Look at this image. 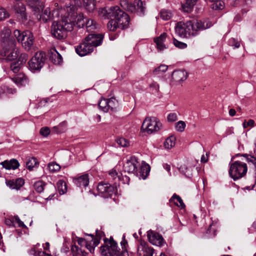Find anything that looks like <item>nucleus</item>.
<instances>
[{
  "label": "nucleus",
  "instance_id": "nucleus-1",
  "mask_svg": "<svg viewBox=\"0 0 256 256\" xmlns=\"http://www.w3.org/2000/svg\"><path fill=\"white\" fill-rule=\"evenodd\" d=\"M99 14L111 20L108 23V28L110 31H114L117 28L124 30L128 28L130 18L118 6H112L107 10L103 8L99 11Z\"/></svg>",
  "mask_w": 256,
  "mask_h": 256
},
{
  "label": "nucleus",
  "instance_id": "nucleus-2",
  "mask_svg": "<svg viewBox=\"0 0 256 256\" xmlns=\"http://www.w3.org/2000/svg\"><path fill=\"white\" fill-rule=\"evenodd\" d=\"M212 26V22L208 20L180 22L177 24L175 30L180 36L190 38L191 36L198 35L200 31L208 28Z\"/></svg>",
  "mask_w": 256,
  "mask_h": 256
},
{
  "label": "nucleus",
  "instance_id": "nucleus-3",
  "mask_svg": "<svg viewBox=\"0 0 256 256\" xmlns=\"http://www.w3.org/2000/svg\"><path fill=\"white\" fill-rule=\"evenodd\" d=\"M74 24V22L68 16H64L62 20L52 23L51 34L57 39H64L67 36V32L73 30Z\"/></svg>",
  "mask_w": 256,
  "mask_h": 256
},
{
  "label": "nucleus",
  "instance_id": "nucleus-4",
  "mask_svg": "<svg viewBox=\"0 0 256 256\" xmlns=\"http://www.w3.org/2000/svg\"><path fill=\"white\" fill-rule=\"evenodd\" d=\"M248 171L247 165L245 162L236 160L230 164L228 173L230 176L236 180L244 177Z\"/></svg>",
  "mask_w": 256,
  "mask_h": 256
},
{
  "label": "nucleus",
  "instance_id": "nucleus-5",
  "mask_svg": "<svg viewBox=\"0 0 256 256\" xmlns=\"http://www.w3.org/2000/svg\"><path fill=\"white\" fill-rule=\"evenodd\" d=\"M162 128V124L156 117L147 118L144 121L141 129L151 134L160 130Z\"/></svg>",
  "mask_w": 256,
  "mask_h": 256
},
{
  "label": "nucleus",
  "instance_id": "nucleus-6",
  "mask_svg": "<svg viewBox=\"0 0 256 256\" xmlns=\"http://www.w3.org/2000/svg\"><path fill=\"white\" fill-rule=\"evenodd\" d=\"M105 245L100 247L101 254L102 256H121V252L118 246L117 243L110 239Z\"/></svg>",
  "mask_w": 256,
  "mask_h": 256
},
{
  "label": "nucleus",
  "instance_id": "nucleus-7",
  "mask_svg": "<svg viewBox=\"0 0 256 256\" xmlns=\"http://www.w3.org/2000/svg\"><path fill=\"white\" fill-rule=\"evenodd\" d=\"M97 190L100 194H101V196L104 198H110L112 195L116 194L117 192L116 186L104 182L98 184L97 186Z\"/></svg>",
  "mask_w": 256,
  "mask_h": 256
},
{
  "label": "nucleus",
  "instance_id": "nucleus-8",
  "mask_svg": "<svg viewBox=\"0 0 256 256\" xmlns=\"http://www.w3.org/2000/svg\"><path fill=\"white\" fill-rule=\"evenodd\" d=\"M44 57L41 52H36L28 62L30 70L34 72L39 70L44 66Z\"/></svg>",
  "mask_w": 256,
  "mask_h": 256
},
{
  "label": "nucleus",
  "instance_id": "nucleus-9",
  "mask_svg": "<svg viewBox=\"0 0 256 256\" xmlns=\"http://www.w3.org/2000/svg\"><path fill=\"white\" fill-rule=\"evenodd\" d=\"M9 48H7L6 46H5L4 48L2 51V56L7 61H12L16 59L18 56V50L12 45L8 46Z\"/></svg>",
  "mask_w": 256,
  "mask_h": 256
},
{
  "label": "nucleus",
  "instance_id": "nucleus-10",
  "mask_svg": "<svg viewBox=\"0 0 256 256\" xmlns=\"http://www.w3.org/2000/svg\"><path fill=\"white\" fill-rule=\"evenodd\" d=\"M139 166L138 162L135 156H131L124 164L123 169L125 172L134 173Z\"/></svg>",
  "mask_w": 256,
  "mask_h": 256
},
{
  "label": "nucleus",
  "instance_id": "nucleus-11",
  "mask_svg": "<svg viewBox=\"0 0 256 256\" xmlns=\"http://www.w3.org/2000/svg\"><path fill=\"white\" fill-rule=\"evenodd\" d=\"M14 11L17 18L22 22H26L28 20V16L26 12V8L24 4L20 3L14 6Z\"/></svg>",
  "mask_w": 256,
  "mask_h": 256
},
{
  "label": "nucleus",
  "instance_id": "nucleus-12",
  "mask_svg": "<svg viewBox=\"0 0 256 256\" xmlns=\"http://www.w3.org/2000/svg\"><path fill=\"white\" fill-rule=\"evenodd\" d=\"M103 35L100 34H91L86 37V42L92 46L94 49L102 44Z\"/></svg>",
  "mask_w": 256,
  "mask_h": 256
},
{
  "label": "nucleus",
  "instance_id": "nucleus-13",
  "mask_svg": "<svg viewBox=\"0 0 256 256\" xmlns=\"http://www.w3.org/2000/svg\"><path fill=\"white\" fill-rule=\"evenodd\" d=\"M92 46L88 44L84 38V42L78 45L76 48V53L80 56H82L92 52L94 50Z\"/></svg>",
  "mask_w": 256,
  "mask_h": 256
},
{
  "label": "nucleus",
  "instance_id": "nucleus-14",
  "mask_svg": "<svg viewBox=\"0 0 256 256\" xmlns=\"http://www.w3.org/2000/svg\"><path fill=\"white\" fill-rule=\"evenodd\" d=\"M147 236L149 242L154 245L162 246L164 242L162 236L158 232L149 230L148 232Z\"/></svg>",
  "mask_w": 256,
  "mask_h": 256
},
{
  "label": "nucleus",
  "instance_id": "nucleus-15",
  "mask_svg": "<svg viewBox=\"0 0 256 256\" xmlns=\"http://www.w3.org/2000/svg\"><path fill=\"white\" fill-rule=\"evenodd\" d=\"M11 30L7 28H4L0 34L1 42L4 44L6 46L14 45V42L10 38Z\"/></svg>",
  "mask_w": 256,
  "mask_h": 256
},
{
  "label": "nucleus",
  "instance_id": "nucleus-16",
  "mask_svg": "<svg viewBox=\"0 0 256 256\" xmlns=\"http://www.w3.org/2000/svg\"><path fill=\"white\" fill-rule=\"evenodd\" d=\"M188 76L187 72L184 70H176L173 72L172 74V82L178 84L185 80L187 78Z\"/></svg>",
  "mask_w": 256,
  "mask_h": 256
},
{
  "label": "nucleus",
  "instance_id": "nucleus-17",
  "mask_svg": "<svg viewBox=\"0 0 256 256\" xmlns=\"http://www.w3.org/2000/svg\"><path fill=\"white\" fill-rule=\"evenodd\" d=\"M66 16H68L74 22V26H77L78 28H83L84 26L86 18L83 14H79L76 16L75 14L69 13Z\"/></svg>",
  "mask_w": 256,
  "mask_h": 256
},
{
  "label": "nucleus",
  "instance_id": "nucleus-18",
  "mask_svg": "<svg viewBox=\"0 0 256 256\" xmlns=\"http://www.w3.org/2000/svg\"><path fill=\"white\" fill-rule=\"evenodd\" d=\"M12 80L18 86H25L28 83V77L23 73L16 75Z\"/></svg>",
  "mask_w": 256,
  "mask_h": 256
},
{
  "label": "nucleus",
  "instance_id": "nucleus-19",
  "mask_svg": "<svg viewBox=\"0 0 256 256\" xmlns=\"http://www.w3.org/2000/svg\"><path fill=\"white\" fill-rule=\"evenodd\" d=\"M34 41V37L33 34L30 31H26L25 34L24 40L22 42V46L26 50L30 49L33 45Z\"/></svg>",
  "mask_w": 256,
  "mask_h": 256
},
{
  "label": "nucleus",
  "instance_id": "nucleus-20",
  "mask_svg": "<svg viewBox=\"0 0 256 256\" xmlns=\"http://www.w3.org/2000/svg\"><path fill=\"white\" fill-rule=\"evenodd\" d=\"M24 184V180L22 178L6 181V186L12 190H19Z\"/></svg>",
  "mask_w": 256,
  "mask_h": 256
},
{
  "label": "nucleus",
  "instance_id": "nucleus-21",
  "mask_svg": "<svg viewBox=\"0 0 256 256\" xmlns=\"http://www.w3.org/2000/svg\"><path fill=\"white\" fill-rule=\"evenodd\" d=\"M167 38V34L166 33L164 32L161 34L160 36L154 38V42L156 44L158 50V51L164 50L166 48L164 42H166Z\"/></svg>",
  "mask_w": 256,
  "mask_h": 256
},
{
  "label": "nucleus",
  "instance_id": "nucleus-22",
  "mask_svg": "<svg viewBox=\"0 0 256 256\" xmlns=\"http://www.w3.org/2000/svg\"><path fill=\"white\" fill-rule=\"evenodd\" d=\"M28 3V6L36 13H39L43 10L42 2L39 0H29Z\"/></svg>",
  "mask_w": 256,
  "mask_h": 256
},
{
  "label": "nucleus",
  "instance_id": "nucleus-23",
  "mask_svg": "<svg viewBox=\"0 0 256 256\" xmlns=\"http://www.w3.org/2000/svg\"><path fill=\"white\" fill-rule=\"evenodd\" d=\"M75 184L78 187L86 188L89 184V178L88 174H83L74 180Z\"/></svg>",
  "mask_w": 256,
  "mask_h": 256
},
{
  "label": "nucleus",
  "instance_id": "nucleus-24",
  "mask_svg": "<svg viewBox=\"0 0 256 256\" xmlns=\"http://www.w3.org/2000/svg\"><path fill=\"white\" fill-rule=\"evenodd\" d=\"M4 168L7 170H15L18 168L20 164L18 162L16 159L11 160L10 161L5 160L0 162Z\"/></svg>",
  "mask_w": 256,
  "mask_h": 256
},
{
  "label": "nucleus",
  "instance_id": "nucleus-25",
  "mask_svg": "<svg viewBox=\"0 0 256 256\" xmlns=\"http://www.w3.org/2000/svg\"><path fill=\"white\" fill-rule=\"evenodd\" d=\"M34 190L38 193L42 192L44 188H48L53 190L55 189V188L52 184L48 185L44 182L42 181H38L36 182L34 185Z\"/></svg>",
  "mask_w": 256,
  "mask_h": 256
},
{
  "label": "nucleus",
  "instance_id": "nucleus-26",
  "mask_svg": "<svg viewBox=\"0 0 256 256\" xmlns=\"http://www.w3.org/2000/svg\"><path fill=\"white\" fill-rule=\"evenodd\" d=\"M81 5L80 0H71L69 5L66 6V11L68 14L76 13L78 8Z\"/></svg>",
  "mask_w": 256,
  "mask_h": 256
},
{
  "label": "nucleus",
  "instance_id": "nucleus-27",
  "mask_svg": "<svg viewBox=\"0 0 256 256\" xmlns=\"http://www.w3.org/2000/svg\"><path fill=\"white\" fill-rule=\"evenodd\" d=\"M73 256H86L87 253L84 250L76 245H72L70 248Z\"/></svg>",
  "mask_w": 256,
  "mask_h": 256
},
{
  "label": "nucleus",
  "instance_id": "nucleus-28",
  "mask_svg": "<svg viewBox=\"0 0 256 256\" xmlns=\"http://www.w3.org/2000/svg\"><path fill=\"white\" fill-rule=\"evenodd\" d=\"M197 0H186V2L182 5V8L184 12H190L196 4Z\"/></svg>",
  "mask_w": 256,
  "mask_h": 256
},
{
  "label": "nucleus",
  "instance_id": "nucleus-29",
  "mask_svg": "<svg viewBox=\"0 0 256 256\" xmlns=\"http://www.w3.org/2000/svg\"><path fill=\"white\" fill-rule=\"evenodd\" d=\"M134 4L136 7V14L139 16H143L146 9L145 4L141 0H134Z\"/></svg>",
  "mask_w": 256,
  "mask_h": 256
},
{
  "label": "nucleus",
  "instance_id": "nucleus-30",
  "mask_svg": "<svg viewBox=\"0 0 256 256\" xmlns=\"http://www.w3.org/2000/svg\"><path fill=\"white\" fill-rule=\"evenodd\" d=\"M84 26L88 32H92L98 27L96 22L91 18H86Z\"/></svg>",
  "mask_w": 256,
  "mask_h": 256
},
{
  "label": "nucleus",
  "instance_id": "nucleus-31",
  "mask_svg": "<svg viewBox=\"0 0 256 256\" xmlns=\"http://www.w3.org/2000/svg\"><path fill=\"white\" fill-rule=\"evenodd\" d=\"M176 138L174 136H168L164 141V146L166 149H171L176 144Z\"/></svg>",
  "mask_w": 256,
  "mask_h": 256
},
{
  "label": "nucleus",
  "instance_id": "nucleus-32",
  "mask_svg": "<svg viewBox=\"0 0 256 256\" xmlns=\"http://www.w3.org/2000/svg\"><path fill=\"white\" fill-rule=\"evenodd\" d=\"M170 202H172L175 205L180 207L182 208L185 207V205L182 198L176 194H174L170 200Z\"/></svg>",
  "mask_w": 256,
  "mask_h": 256
},
{
  "label": "nucleus",
  "instance_id": "nucleus-33",
  "mask_svg": "<svg viewBox=\"0 0 256 256\" xmlns=\"http://www.w3.org/2000/svg\"><path fill=\"white\" fill-rule=\"evenodd\" d=\"M50 59L55 64H60L62 61V56L56 50H54V52H52Z\"/></svg>",
  "mask_w": 256,
  "mask_h": 256
},
{
  "label": "nucleus",
  "instance_id": "nucleus-34",
  "mask_svg": "<svg viewBox=\"0 0 256 256\" xmlns=\"http://www.w3.org/2000/svg\"><path fill=\"white\" fill-rule=\"evenodd\" d=\"M83 6L87 11L92 12L96 8L94 0H82Z\"/></svg>",
  "mask_w": 256,
  "mask_h": 256
},
{
  "label": "nucleus",
  "instance_id": "nucleus-35",
  "mask_svg": "<svg viewBox=\"0 0 256 256\" xmlns=\"http://www.w3.org/2000/svg\"><path fill=\"white\" fill-rule=\"evenodd\" d=\"M52 17L50 9L46 8L44 10V12L40 16L39 20L44 22H46L48 20H51Z\"/></svg>",
  "mask_w": 256,
  "mask_h": 256
},
{
  "label": "nucleus",
  "instance_id": "nucleus-36",
  "mask_svg": "<svg viewBox=\"0 0 256 256\" xmlns=\"http://www.w3.org/2000/svg\"><path fill=\"white\" fill-rule=\"evenodd\" d=\"M148 244L144 240H140L139 241V244L137 246V253L139 256L142 255V252L146 250L148 248Z\"/></svg>",
  "mask_w": 256,
  "mask_h": 256
},
{
  "label": "nucleus",
  "instance_id": "nucleus-37",
  "mask_svg": "<svg viewBox=\"0 0 256 256\" xmlns=\"http://www.w3.org/2000/svg\"><path fill=\"white\" fill-rule=\"evenodd\" d=\"M99 108L104 112H107L109 110L108 108V102L106 98H101L98 104Z\"/></svg>",
  "mask_w": 256,
  "mask_h": 256
},
{
  "label": "nucleus",
  "instance_id": "nucleus-38",
  "mask_svg": "<svg viewBox=\"0 0 256 256\" xmlns=\"http://www.w3.org/2000/svg\"><path fill=\"white\" fill-rule=\"evenodd\" d=\"M14 37L17 40L18 42H22L24 40L25 34H26V31L21 32L18 30H16L14 32Z\"/></svg>",
  "mask_w": 256,
  "mask_h": 256
},
{
  "label": "nucleus",
  "instance_id": "nucleus-39",
  "mask_svg": "<svg viewBox=\"0 0 256 256\" xmlns=\"http://www.w3.org/2000/svg\"><path fill=\"white\" fill-rule=\"evenodd\" d=\"M38 164V163L36 158H31L26 162V167L28 169L31 170Z\"/></svg>",
  "mask_w": 256,
  "mask_h": 256
},
{
  "label": "nucleus",
  "instance_id": "nucleus-40",
  "mask_svg": "<svg viewBox=\"0 0 256 256\" xmlns=\"http://www.w3.org/2000/svg\"><path fill=\"white\" fill-rule=\"evenodd\" d=\"M160 16L162 20H168L172 17V13L169 10H162L160 12Z\"/></svg>",
  "mask_w": 256,
  "mask_h": 256
},
{
  "label": "nucleus",
  "instance_id": "nucleus-41",
  "mask_svg": "<svg viewBox=\"0 0 256 256\" xmlns=\"http://www.w3.org/2000/svg\"><path fill=\"white\" fill-rule=\"evenodd\" d=\"M29 252L30 254L34 256H52L50 254L43 251L36 250L35 248H32Z\"/></svg>",
  "mask_w": 256,
  "mask_h": 256
},
{
  "label": "nucleus",
  "instance_id": "nucleus-42",
  "mask_svg": "<svg viewBox=\"0 0 256 256\" xmlns=\"http://www.w3.org/2000/svg\"><path fill=\"white\" fill-rule=\"evenodd\" d=\"M66 121H64L60 123L58 126H54L53 128L55 130L56 132L58 133L63 132L66 130Z\"/></svg>",
  "mask_w": 256,
  "mask_h": 256
},
{
  "label": "nucleus",
  "instance_id": "nucleus-43",
  "mask_svg": "<svg viewBox=\"0 0 256 256\" xmlns=\"http://www.w3.org/2000/svg\"><path fill=\"white\" fill-rule=\"evenodd\" d=\"M108 108L109 110H114L118 104V101L114 98L108 99Z\"/></svg>",
  "mask_w": 256,
  "mask_h": 256
},
{
  "label": "nucleus",
  "instance_id": "nucleus-44",
  "mask_svg": "<svg viewBox=\"0 0 256 256\" xmlns=\"http://www.w3.org/2000/svg\"><path fill=\"white\" fill-rule=\"evenodd\" d=\"M48 168L50 172H56L60 170V166L56 162H52L48 164Z\"/></svg>",
  "mask_w": 256,
  "mask_h": 256
},
{
  "label": "nucleus",
  "instance_id": "nucleus-45",
  "mask_svg": "<svg viewBox=\"0 0 256 256\" xmlns=\"http://www.w3.org/2000/svg\"><path fill=\"white\" fill-rule=\"evenodd\" d=\"M228 44L234 48H238L240 46V42L234 38H230L228 40Z\"/></svg>",
  "mask_w": 256,
  "mask_h": 256
},
{
  "label": "nucleus",
  "instance_id": "nucleus-46",
  "mask_svg": "<svg viewBox=\"0 0 256 256\" xmlns=\"http://www.w3.org/2000/svg\"><path fill=\"white\" fill-rule=\"evenodd\" d=\"M58 190L60 194H63L67 190L66 184L64 182H58Z\"/></svg>",
  "mask_w": 256,
  "mask_h": 256
},
{
  "label": "nucleus",
  "instance_id": "nucleus-47",
  "mask_svg": "<svg viewBox=\"0 0 256 256\" xmlns=\"http://www.w3.org/2000/svg\"><path fill=\"white\" fill-rule=\"evenodd\" d=\"M185 127V122L182 120L177 122L175 125L176 130L180 132H182L184 130Z\"/></svg>",
  "mask_w": 256,
  "mask_h": 256
},
{
  "label": "nucleus",
  "instance_id": "nucleus-48",
  "mask_svg": "<svg viewBox=\"0 0 256 256\" xmlns=\"http://www.w3.org/2000/svg\"><path fill=\"white\" fill-rule=\"evenodd\" d=\"M28 58V54L26 53L21 54L18 57V60L17 62L18 63L20 64V65L25 64Z\"/></svg>",
  "mask_w": 256,
  "mask_h": 256
},
{
  "label": "nucleus",
  "instance_id": "nucleus-49",
  "mask_svg": "<svg viewBox=\"0 0 256 256\" xmlns=\"http://www.w3.org/2000/svg\"><path fill=\"white\" fill-rule=\"evenodd\" d=\"M126 8L128 11L132 13H136V7L134 4V0L133 2L127 3Z\"/></svg>",
  "mask_w": 256,
  "mask_h": 256
},
{
  "label": "nucleus",
  "instance_id": "nucleus-50",
  "mask_svg": "<svg viewBox=\"0 0 256 256\" xmlns=\"http://www.w3.org/2000/svg\"><path fill=\"white\" fill-rule=\"evenodd\" d=\"M224 7V2L220 0H218L217 2H214V4H212V8L215 10H222Z\"/></svg>",
  "mask_w": 256,
  "mask_h": 256
},
{
  "label": "nucleus",
  "instance_id": "nucleus-51",
  "mask_svg": "<svg viewBox=\"0 0 256 256\" xmlns=\"http://www.w3.org/2000/svg\"><path fill=\"white\" fill-rule=\"evenodd\" d=\"M103 234V232L98 231V230H96V235L98 238L95 239L92 238V240L93 242V244L94 246H96L98 244L100 243V238Z\"/></svg>",
  "mask_w": 256,
  "mask_h": 256
},
{
  "label": "nucleus",
  "instance_id": "nucleus-52",
  "mask_svg": "<svg viewBox=\"0 0 256 256\" xmlns=\"http://www.w3.org/2000/svg\"><path fill=\"white\" fill-rule=\"evenodd\" d=\"M168 70V66L164 64H161L158 67L156 68L154 70V72L156 74H158L160 72H165Z\"/></svg>",
  "mask_w": 256,
  "mask_h": 256
},
{
  "label": "nucleus",
  "instance_id": "nucleus-53",
  "mask_svg": "<svg viewBox=\"0 0 256 256\" xmlns=\"http://www.w3.org/2000/svg\"><path fill=\"white\" fill-rule=\"evenodd\" d=\"M21 68V65L17 62H14L10 64V69L14 73H17Z\"/></svg>",
  "mask_w": 256,
  "mask_h": 256
},
{
  "label": "nucleus",
  "instance_id": "nucleus-54",
  "mask_svg": "<svg viewBox=\"0 0 256 256\" xmlns=\"http://www.w3.org/2000/svg\"><path fill=\"white\" fill-rule=\"evenodd\" d=\"M120 246L122 248V251L120 252H122L124 251H128L127 247L128 246V244L127 240H126L125 234L122 236V240L120 242Z\"/></svg>",
  "mask_w": 256,
  "mask_h": 256
},
{
  "label": "nucleus",
  "instance_id": "nucleus-55",
  "mask_svg": "<svg viewBox=\"0 0 256 256\" xmlns=\"http://www.w3.org/2000/svg\"><path fill=\"white\" fill-rule=\"evenodd\" d=\"M174 45L178 48H184L187 46V44L186 43L180 42L175 38H174Z\"/></svg>",
  "mask_w": 256,
  "mask_h": 256
},
{
  "label": "nucleus",
  "instance_id": "nucleus-56",
  "mask_svg": "<svg viewBox=\"0 0 256 256\" xmlns=\"http://www.w3.org/2000/svg\"><path fill=\"white\" fill-rule=\"evenodd\" d=\"M118 144L122 147L126 146L128 145V142L124 138H120L116 140Z\"/></svg>",
  "mask_w": 256,
  "mask_h": 256
},
{
  "label": "nucleus",
  "instance_id": "nucleus-57",
  "mask_svg": "<svg viewBox=\"0 0 256 256\" xmlns=\"http://www.w3.org/2000/svg\"><path fill=\"white\" fill-rule=\"evenodd\" d=\"M168 120L170 122H174L178 120V116L176 113H170L167 116Z\"/></svg>",
  "mask_w": 256,
  "mask_h": 256
},
{
  "label": "nucleus",
  "instance_id": "nucleus-58",
  "mask_svg": "<svg viewBox=\"0 0 256 256\" xmlns=\"http://www.w3.org/2000/svg\"><path fill=\"white\" fill-rule=\"evenodd\" d=\"M8 16L9 14L6 10L4 8H0V20H2L4 18H8Z\"/></svg>",
  "mask_w": 256,
  "mask_h": 256
},
{
  "label": "nucleus",
  "instance_id": "nucleus-59",
  "mask_svg": "<svg viewBox=\"0 0 256 256\" xmlns=\"http://www.w3.org/2000/svg\"><path fill=\"white\" fill-rule=\"evenodd\" d=\"M154 254V250L150 247H148L146 250L142 252V256H152Z\"/></svg>",
  "mask_w": 256,
  "mask_h": 256
},
{
  "label": "nucleus",
  "instance_id": "nucleus-60",
  "mask_svg": "<svg viewBox=\"0 0 256 256\" xmlns=\"http://www.w3.org/2000/svg\"><path fill=\"white\" fill-rule=\"evenodd\" d=\"M40 132L42 136H47L50 133V130L48 127L42 128Z\"/></svg>",
  "mask_w": 256,
  "mask_h": 256
},
{
  "label": "nucleus",
  "instance_id": "nucleus-61",
  "mask_svg": "<svg viewBox=\"0 0 256 256\" xmlns=\"http://www.w3.org/2000/svg\"><path fill=\"white\" fill-rule=\"evenodd\" d=\"M254 121L253 120H250L248 122L244 121L243 122V127L245 128L248 126L252 127L254 126Z\"/></svg>",
  "mask_w": 256,
  "mask_h": 256
},
{
  "label": "nucleus",
  "instance_id": "nucleus-62",
  "mask_svg": "<svg viewBox=\"0 0 256 256\" xmlns=\"http://www.w3.org/2000/svg\"><path fill=\"white\" fill-rule=\"evenodd\" d=\"M15 222L18 224V226L22 228H26V226L24 223L19 218L18 216L15 218Z\"/></svg>",
  "mask_w": 256,
  "mask_h": 256
},
{
  "label": "nucleus",
  "instance_id": "nucleus-63",
  "mask_svg": "<svg viewBox=\"0 0 256 256\" xmlns=\"http://www.w3.org/2000/svg\"><path fill=\"white\" fill-rule=\"evenodd\" d=\"M150 88L152 89V90H154V92H156L158 90L159 86L156 82H153L151 84H150Z\"/></svg>",
  "mask_w": 256,
  "mask_h": 256
},
{
  "label": "nucleus",
  "instance_id": "nucleus-64",
  "mask_svg": "<svg viewBox=\"0 0 256 256\" xmlns=\"http://www.w3.org/2000/svg\"><path fill=\"white\" fill-rule=\"evenodd\" d=\"M121 256H135L132 252H128V251H124L122 252H121Z\"/></svg>",
  "mask_w": 256,
  "mask_h": 256
}]
</instances>
